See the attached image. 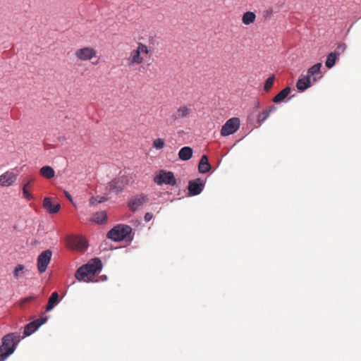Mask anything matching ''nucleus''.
<instances>
[{"instance_id":"f704fd0d","label":"nucleus","mask_w":361,"mask_h":361,"mask_svg":"<svg viewBox=\"0 0 361 361\" xmlns=\"http://www.w3.org/2000/svg\"><path fill=\"white\" fill-rule=\"evenodd\" d=\"M269 114L276 110V107L274 105H271L265 109Z\"/></svg>"},{"instance_id":"a878e982","label":"nucleus","mask_w":361,"mask_h":361,"mask_svg":"<svg viewBox=\"0 0 361 361\" xmlns=\"http://www.w3.org/2000/svg\"><path fill=\"white\" fill-rule=\"evenodd\" d=\"M274 80H275L274 75H271L266 80V81L264 82V90L266 92H269L272 88V87L274 85Z\"/></svg>"},{"instance_id":"c9c22d12","label":"nucleus","mask_w":361,"mask_h":361,"mask_svg":"<svg viewBox=\"0 0 361 361\" xmlns=\"http://www.w3.org/2000/svg\"><path fill=\"white\" fill-rule=\"evenodd\" d=\"M107 238L110 240H113V228L110 229L107 233Z\"/></svg>"},{"instance_id":"473e14b6","label":"nucleus","mask_w":361,"mask_h":361,"mask_svg":"<svg viewBox=\"0 0 361 361\" xmlns=\"http://www.w3.org/2000/svg\"><path fill=\"white\" fill-rule=\"evenodd\" d=\"M345 50V44H338V46L336 48V50L334 52H336L337 56H338L341 53L344 52Z\"/></svg>"},{"instance_id":"393cba45","label":"nucleus","mask_w":361,"mask_h":361,"mask_svg":"<svg viewBox=\"0 0 361 361\" xmlns=\"http://www.w3.org/2000/svg\"><path fill=\"white\" fill-rule=\"evenodd\" d=\"M338 59L336 52H331L328 54L325 65L328 68H331Z\"/></svg>"},{"instance_id":"aec40b11","label":"nucleus","mask_w":361,"mask_h":361,"mask_svg":"<svg viewBox=\"0 0 361 361\" xmlns=\"http://www.w3.org/2000/svg\"><path fill=\"white\" fill-rule=\"evenodd\" d=\"M210 168L207 156H202L198 166L199 172L201 173H205L210 170Z\"/></svg>"},{"instance_id":"20e7f679","label":"nucleus","mask_w":361,"mask_h":361,"mask_svg":"<svg viewBox=\"0 0 361 361\" xmlns=\"http://www.w3.org/2000/svg\"><path fill=\"white\" fill-rule=\"evenodd\" d=\"M132 228L128 225L118 224L114 226V242L125 241L128 243L132 241Z\"/></svg>"},{"instance_id":"c756f323","label":"nucleus","mask_w":361,"mask_h":361,"mask_svg":"<svg viewBox=\"0 0 361 361\" xmlns=\"http://www.w3.org/2000/svg\"><path fill=\"white\" fill-rule=\"evenodd\" d=\"M98 197H92L90 200V202L91 204H95L97 203H102L106 200V198L104 197H99V200L97 199Z\"/></svg>"},{"instance_id":"6ab92c4d","label":"nucleus","mask_w":361,"mask_h":361,"mask_svg":"<svg viewBox=\"0 0 361 361\" xmlns=\"http://www.w3.org/2000/svg\"><path fill=\"white\" fill-rule=\"evenodd\" d=\"M192 152L190 147H183L178 152V157L182 161H188L192 157Z\"/></svg>"},{"instance_id":"0eeeda50","label":"nucleus","mask_w":361,"mask_h":361,"mask_svg":"<svg viewBox=\"0 0 361 361\" xmlns=\"http://www.w3.org/2000/svg\"><path fill=\"white\" fill-rule=\"evenodd\" d=\"M148 197L146 195L141 193L136 195L132 196L128 201V209L135 212L137 211L142 204L148 202Z\"/></svg>"},{"instance_id":"ddd939ff","label":"nucleus","mask_w":361,"mask_h":361,"mask_svg":"<svg viewBox=\"0 0 361 361\" xmlns=\"http://www.w3.org/2000/svg\"><path fill=\"white\" fill-rule=\"evenodd\" d=\"M322 66L321 63H317L308 69L307 75L312 80L313 82H315L319 78H322Z\"/></svg>"},{"instance_id":"a211bd4d","label":"nucleus","mask_w":361,"mask_h":361,"mask_svg":"<svg viewBox=\"0 0 361 361\" xmlns=\"http://www.w3.org/2000/svg\"><path fill=\"white\" fill-rule=\"evenodd\" d=\"M59 295L57 292H53L48 300V304L46 307V310L49 312L52 310L56 305H57L60 300L59 298Z\"/></svg>"},{"instance_id":"f03ea898","label":"nucleus","mask_w":361,"mask_h":361,"mask_svg":"<svg viewBox=\"0 0 361 361\" xmlns=\"http://www.w3.org/2000/svg\"><path fill=\"white\" fill-rule=\"evenodd\" d=\"M102 262L99 258L91 259L87 264L80 267L75 273L78 281H89L96 273L102 269Z\"/></svg>"},{"instance_id":"7ed1b4c3","label":"nucleus","mask_w":361,"mask_h":361,"mask_svg":"<svg viewBox=\"0 0 361 361\" xmlns=\"http://www.w3.org/2000/svg\"><path fill=\"white\" fill-rule=\"evenodd\" d=\"M149 52V50L147 45L139 42L137 44V47L135 49H133L131 53L130 56L128 59V65L130 66H133L135 65H139L143 63L144 59L142 56V54H148Z\"/></svg>"},{"instance_id":"f257e3e1","label":"nucleus","mask_w":361,"mask_h":361,"mask_svg":"<svg viewBox=\"0 0 361 361\" xmlns=\"http://www.w3.org/2000/svg\"><path fill=\"white\" fill-rule=\"evenodd\" d=\"M24 338L19 332L6 334L0 345V361H5L16 350L20 341Z\"/></svg>"},{"instance_id":"4be33fe9","label":"nucleus","mask_w":361,"mask_h":361,"mask_svg":"<svg viewBox=\"0 0 361 361\" xmlns=\"http://www.w3.org/2000/svg\"><path fill=\"white\" fill-rule=\"evenodd\" d=\"M290 87H285L273 98V102L274 103L282 102L290 94Z\"/></svg>"},{"instance_id":"9d476101","label":"nucleus","mask_w":361,"mask_h":361,"mask_svg":"<svg viewBox=\"0 0 361 361\" xmlns=\"http://www.w3.org/2000/svg\"><path fill=\"white\" fill-rule=\"evenodd\" d=\"M129 182L130 178L128 177V171L126 170L121 171L117 181L114 183V190H116V192L122 191L123 188L128 185Z\"/></svg>"},{"instance_id":"9b49d317","label":"nucleus","mask_w":361,"mask_h":361,"mask_svg":"<svg viewBox=\"0 0 361 361\" xmlns=\"http://www.w3.org/2000/svg\"><path fill=\"white\" fill-rule=\"evenodd\" d=\"M204 188V183L200 178L195 180H190L188 184V191L192 195H197L200 194Z\"/></svg>"},{"instance_id":"dca6fc26","label":"nucleus","mask_w":361,"mask_h":361,"mask_svg":"<svg viewBox=\"0 0 361 361\" xmlns=\"http://www.w3.org/2000/svg\"><path fill=\"white\" fill-rule=\"evenodd\" d=\"M192 112V108L190 105L180 106L177 110L176 114L173 116L174 119H180L188 117Z\"/></svg>"},{"instance_id":"b1692460","label":"nucleus","mask_w":361,"mask_h":361,"mask_svg":"<svg viewBox=\"0 0 361 361\" xmlns=\"http://www.w3.org/2000/svg\"><path fill=\"white\" fill-rule=\"evenodd\" d=\"M106 220V214L104 212L95 213L91 218L90 221L98 224L104 223Z\"/></svg>"},{"instance_id":"58836bf2","label":"nucleus","mask_w":361,"mask_h":361,"mask_svg":"<svg viewBox=\"0 0 361 361\" xmlns=\"http://www.w3.org/2000/svg\"><path fill=\"white\" fill-rule=\"evenodd\" d=\"M260 107V103L259 101H257L256 103H255V108L256 109H259Z\"/></svg>"},{"instance_id":"f8f14e48","label":"nucleus","mask_w":361,"mask_h":361,"mask_svg":"<svg viewBox=\"0 0 361 361\" xmlns=\"http://www.w3.org/2000/svg\"><path fill=\"white\" fill-rule=\"evenodd\" d=\"M43 207L49 214H53L60 210L61 205L59 203H53L51 198L45 197L43 201Z\"/></svg>"},{"instance_id":"e433bc0d","label":"nucleus","mask_w":361,"mask_h":361,"mask_svg":"<svg viewBox=\"0 0 361 361\" xmlns=\"http://www.w3.org/2000/svg\"><path fill=\"white\" fill-rule=\"evenodd\" d=\"M64 194L66 195V197L71 201V202H73V199H72V197L71 195L67 192V191H64Z\"/></svg>"},{"instance_id":"72a5a7b5","label":"nucleus","mask_w":361,"mask_h":361,"mask_svg":"<svg viewBox=\"0 0 361 361\" xmlns=\"http://www.w3.org/2000/svg\"><path fill=\"white\" fill-rule=\"evenodd\" d=\"M153 218V214L150 212H147L145 215V221L148 222Z\"/></svg>"},{"instance_id":"5701e85b","label":"nucleus","mask_w":361,"mask_h":361,"mask_svg":"<svg viewBox=\"0 0 361 361\" xmlns=\"http://www.w3.org/2000/svg\"><path fill=\"white\" fill-rule=\"evenodd\" d=\"M256 15L254 12L247 11L244 13L242 17V22L243 24L248 25L255 21Z\"/></svg>"},{"instance_id":"7c9ffc66","label":"nucleus","mask_w":361,"mask_h":361,"mask_svg":"<svg viewBox=\"0 0 361 361\" xmlns=\"http://www.w3.org/2000/svg\"><path fill=\"white\" fill-rule=\"evenodd\" d=\"M24 269V266L22 264H18L14 269L13 274L16 278H18L20 276V272Z\"/></svg>"},{"instance_id":"cd10ccee","label":"nucleus","mask_w":361,"mask_h":361,"mask_svg":"<svg viewBox=\"0 0 361 361\" xmlns=\"http://www.w3.org/2000/svg\"><path fill=\"white\" fill-rule=\"evenodd\" d=\"M31 181L25 183L23 187V197L27 200H30L33 198V196L28 192L27 188L30 185Z\"/></svg>"},{"instance_id":"1a4fd4ad","label":"nucleus","mask_w":361,"mask_h":361,"mask_svg":"<svg viewBox=\"0 0 361 361\" xmlns=\"http://www.w3.org/2000/svg\"><path fill=\"white\" fill-rule=\"evenodd\" d=\"M47 321V317H41L39 319H35L27 324L25 325L24 328V338L25 336H29L35 332L42 324L46 323Z\"/></svg>"},{"instance_id":"423d86ee","label":"nucleus","mask_w":361,"mask_h":361,"mask_svg":"<svg viewBox=\"0 0 361 361\" xmlns=\"http://www.w3.org/2000/svg\"><path fill=\"white\" fill-rule=\"evenodd\" d=\"M240 124V119L237 117H233L228 119L223 125L221 130V135L225 137L235 133L238 130Z\"/></svg>"},{"instance_id":"412c9836","label":"nucleus","mask_w":361,"mask_h":361,"mask_svg":"<svg viewBox=\"0 0 361 361\" xmlns=\"http://www.w3.org/2000/svg\"><path fill=\"white\" fill-rule=\"evenodd\" d=\"M39 173L45 178L50 179L55 176V171L52 167L49 166H44L39 170Z\"/></svg>"},{"instance_id":"39448f33","label":"nucleus","mask_w":361,"mask_h":361,"mask_svg":"<svg viewBox=\"0 0 361 361\" xmlns=\"http://www.w3.org/2000/svg\"><path fill=\"white\" fill-rule=\"evenodd\" d=\"M154 182L159 185L163 184L174 185L176 183V180L174 177L173 173L171 171H166L160 170L159 173L154 178Z\"/></svg>"},{"instance_id":"2f4dec72","label":"nucleus","mask_w":361,"mask_h":361,"mask_svg":"<svg viewBox=\"0 0 361 361\" xmlns=\"http://www.w3.org/2000/svg\"><path fill=\"white\" fill-rule=\"evenodd\" d=\"M78 246L80 249H85L87 247V243L84 238H79L77 240Z\"/></svg>"},{"instance_id":"bb28decb","label":"nucleus","mask_w":361,"mask_h":361,"mask_svg":"<svg viewBox=\"0 0 361 361\" xmlns=\"http://www.w3.org/2000/svg\"><path fill=\"white\" fill-rule=\"evenodd\" d=\"M270 114L264 109L262 112L259 113L257 116V122L261 126L269 116Z\"/></svg>"},{"instance_id":"6e6552de","label":"nucleus","mask_w":361,"mask_h":361,"mask_svg":"<svg viewBox=\"0 0 361 361\" xmlns=\"http://www.w3.org/2000/svg\"><path fill=\"white\" fill-rule=\"evenodd\" d=\"M52 252L50 250H46L41 252L37 257V268L39 273H44L51 258Z\"/></svg>"},{"instance_id":"f3484780","label":"nucleus","mask_w":361,"mask_h":361,"mask_svg":"<svg viewBox=\"0 0 361 361\" xmlns=\"http://www.w3.org/2000/svg\"><path fill=\"white\" fill-rule=\"evenodd\" d=\"M312 80L307 75L302 76L297 82L296 87L300 91H305L310 87L312 83Z\"/></svg>"},{"instance_id":"4468645a","label":"nucleus","mask_w":361,"mask_h":361,"mask_svg":"<svg viewBox=\"0 0 361 361\" xmlns=\"http://www.w3.org/2000/svg\"><path fill=\"white\" fill-rule=\"evenodd\" d=\"M95 55V51L90 47L82 48L76 52L77 57L83 61L90 60Z\"/></svg>"},{"instance_id":"c85d7f7f","label":"nucleus","mask_w":361,"mask_h":361,"mask_svg":"<svg viewBox=\"0 0 361 361\" xmlns=\"http://www.w3.org/2000/svg\"><path fill=\"white\" fill-rule=\"evenodd\" d=\"M153 147L157 149H161L164 148L165 142L162 138H157L153 141Z\"/></svg>"},{"instance_id":"4c0bfd02","label":"nucleus","mask_w":361,"mask_h":361,"mask_svg":"<svg viewBox=\"0 0 361 361\" xmlns=\"http://www.w3.org/2000/svg\"><path fill=\"white\" fill-rule=\"evenodd\" d=\"M34 298H35V297H34V296L27 297V298H25L23 300V302H29V301H30V300H33Z\"/></svg>"},{"instance_id":"2eb2a0df","label":"nucleus","mask_w":361,"mask_h":361,"mask_svg":"<svg viewBox=\"0 0 361 361\" xmlns=\"http://www.w3.org/2000/svg\"><path fill=\"white\" fill-rule=\"evenodd\" d=\"M16 180V175L13 172L7 171L0 176V185L1 186H10Z\"/></svg>"}]
</instances>
